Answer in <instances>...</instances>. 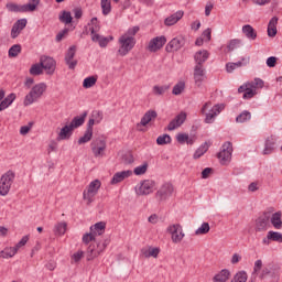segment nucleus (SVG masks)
Returning <instances> with one entry per match:
<instances>
[{
    "label": "nucleus",
    "mask_w": 282,
    "mask_h": 282,
    "mask_svg": "<svg viewBox=\"0 0 282 282\" xmlns=\"http://www.w3.org/2000/svg\"><path fill=\"white\" fill-rule=\"evenodd\" d=\"M84 243H89L90 241H95L91 243L86 251V259L87 261H93V259H96V257H99L101 252H105V249L107 246H109V240L98 241L96 240V235H94L91 231L89 234H85L83 236Z\"/></svg>",
    "instance_id": "nucleus-1"
},
{
    "label": "nucleus",
    "mask_w": 282,
    "mask_h": 282,
    "mask_svg": "<svg viewBox=\"0 0 282 282\" xmlns=\"http://www.w3.org/2000/svg\"><path fill=\"white\" fill-rule=\"evenodd\" d=\"M260 279H269V282H279L281 281V265L271 262L265 264L259 275Z\"/></svg>",
    "instance_id": "nucleus-2"
},
{
    "label": "nucleus",
    "mask_w": 282,
    "mask_h": 282,
    "mask_svg": "<svg viewBox=\"0 0 282 282\" xmlns=\"http://www.w3.org/2000/svg\"><path fill=\"white\" fill-rule=\"evenodd\" d=\"M47 90V84L46 83H40L32 87L31 91L25 96L23 105L24 107H29V105H33V102H36L43 94Z\"/></svg>",
    "instance_id": "nucleus-3"
},
{
    "label": "nucleus",
    "mask_w": 282,
    "mask_h": 282,
    "mask_svg": "<svg viewBox=\"0 0 282 282\" xmlns=\"http://www.w3.org/2000/svg\"><path fill=\"white\" fill-rule=\"evenodd\" d=\"M14 177L17 174L14 171L9 170L0 177V195L1 197H6L8 193H10V188H12V184H14Z\"/></svg>",
    "instance_id": "nucleus-4"
},
{
    "label": "nucleus",
    "mask_w": 282,
    "mask_h": 282,
    "mask_svg": "<svg viewBox=\"0 0 282 282\" xmlns=\"http://www.w3.org/2000/svg\"><path fill=\"white\" fill-rule=\"evenodd\" d=\"M100 186H101L100 180H95L90 182L87 189L84 191L83 199L87 202V206H90L93 204L94 197H96V195H98V191H100Z\"/></svg>",
    "instance_id": "nucleus-5"
},
{
    "label": "nucleus",
    "mask_w": 282,
    "mask_h": 282,
    "mask_svg": "<svg viewBox=\"0 0 282 282\" xmlns=\"http://www.w3.org/2000/svg\"><path fill=\"white\" fill-rule=\"evenodd\" d=\"M118 43L119 50L117 51V54H119V56H127V54H129V52L135 47V39H131L124 35L119 37Z\"/></svg>",
    "instance_id": "nucleus-6"
},
{
    "label": "nucleus",
    "mask_w": 282,
    "mask_h": 282,
    "mask_svg": "<svg viewBox=\"0 0 282 282\" xmlns=\"http://www.w3.org/2000/svg\"><path fill=\"white\" fill-rule=\"evenodd\" d=\"M223 166H226L232 160V143L227 141L223 144V150L217 154Z\"/></svg>",
    "instance_id": "nucleus-7"
},
{
    "label": "nucleus",
    "mask_w": 282,
    "mask_h": 282,
    "mask_svg": "<svg viewBox=\"0 0 282 282\" xmlns=\"http://www.w3.org/2000/svg\"><path fill=\"white\" fill-rule=\"evenodd\" d=\"M270 228V212H264L256 219V232H265Z\"/></svg>",
    "instance_id": "nucleus-8"
},
{
    "label": "nucleus",
    "mask_w": 282,
    "mask_h": 282,
    "mask_svg": "<svg viewBox=\"0 0 282 282\" xmlns=\"http://www.w3.org/2000/svg\"><path fill=\"white\" fill-rule=\"evenodd\" d=\"M155 189V181L145 180L135 187L137 195H151Z\"/></svg>",
    "instance_id": "nucleus-9"
},
{
    "label": "nucleus",
    "mask_w": 282,
    "mask_h": 282,
    "mask_svg": "<svg viewBox=\"0 0 282 282\" xmlns=\"http://www.w3.org/2000/svg\"><path fill=\"white\" fill-rule=\"evenodd\" d=\"M40 63L42 65V69H45L48 76H52L54 72H56V61L52 57L43 55L40 57Z\"/></svg>",
    "instance_id": "nucleus-10"
},
{
    "label": "nucleus",
    "mask_w": 282,
    "mask_h": 282,
    "mask_svg": "<svg viewBox=\"0 0 282 282\" xmlns=\"http://www.w3.org/2000/svg\"><path fill=\"white\" fill-rule=\"evenodd\" d=\"M167 232L172 235L173 243H182V239H184V231L180 224L172 225L167 228Z\"/></svg>",
    "instance_id": "nucleus-11"
},
{
    "label": "nucleus",
    "mask_w": 282,
    "mask_h": 282,
    "mask_svg": "<svg viewBox=\"0 0 282 282\" xmlns=\"http://www.w3.org/2000/svg\"><path fill=\"white\" fill-rule=\"evenodd\" d=\"M173 184L171 183H165L163 184L160 189L156 192V198L159 202H166L171 195H173Z\"/></svg>",
    "instance_id": "nucleus-12"
},
{
    "label": "nucleus",
    "mask_w": 282,
    "mask_h": 282,
    "mask_svg": "<svg viewBox=\"0 0 282 282\" xmlns=\"http://www.w3.org/2000/svg\"><path fill=\"white\" fill-rule=\"evenodd\" d=\"M166 45V36H156L149 42L148 50L149 52H158Z\"/></svg>",
    "instance_id": "nucleus-13"
},
{
    "label": "nucleus",
    "mask_w": 282,
    "mask_h": 282,
    "mask_svg": "<svg viewBox=\"0 0 282 282\" xmlns=\"http://www.w3.org/2000/svg\"><path fill=\"white\" fill-rule=\"evenodd\" d=\"M187 115L186 112H180L170 123L167 124V131H175V129H180V127L186 122Z\"/></svg>",
    "instance_id": "nucleus-14"
},
{
    "label": "nucleus",
    "mask_w": 282,
    "mask_h": 282,
    "mask_svg": "<svg viewBox=\"0 0 282 282\" xmlns=\"http://www.w3.org/2000/svg\"><path fill=\"white\" fill-rule=\"evenodd\" d=\"M74 56H76V45L70 46L65 55V63L70 69H76L78 65V61L74 59Z\"/></svg>",
    "instance_id": "nucleus-15"
},
{
    "label": "nucleus",
    "mask_w": 282,
    "mask_h": 282,
    "mask_svg": "<svg viewBox=\"0 0 282 282\" xmlns=\"http://www.w3.org/2000/svg\"><path fill=\"white\" fill-rule=\"evenodd\" d=\"M224 109V105H215L208 113H206L205 122L206 124H213L215 122V118L221 113Z\"/></svg>",
    "instance_id": "nucleus-16"
},
{
    "label": "nucleus",
    "mask_w": 282,
    "mask_h": 282,
    "mask_svg": "<svg viewBox=\"0 0 282 282\" xmlns=\"http://www.w3.org/2000/svg\"><path fill=\"white\" fill-rule=\"evenodd\" d=\"M26 25H28L26 19L18 20L11 29V39H17L19 36V34H21V32H23V30H25Z\"/></svg>",
    "instance_id": "nucleus-17"
},
{
    "label": "nucleus",
    "mask_w": 282,
    "mask_h": 282,
    "mask_svg": "<svg viewBox=\"0 0 282 282\" xmlns=\"http://www.w3.org/2000/svg\"><path fill=\"white\" fill-rule=\"evenodd\" d=\"M184 37H174L169 42V44L165 46V52H177V50H182L184 47Z\"/></svg>",
    "instance_id": "nucleus-18"
},
{
    "label": "nucleus",
    "mask_w": 282,
    "mask_h": 282,
    "mask_svg": "<svg viewBox=\"0 0 282 282\" xmlns=\"http://www.w3.org/2000/svg\"><path fill=\"white\" fill-rule=\"evenodd\" d=\"M131 175H133V171L131 170L117 172L113 174L110 181V184L112 185L120 184V182H124V180H127L128 177H131Z\"/></svg>",
    "instance_id": "nucleus-19"
},
{
    "label": "nucleus",
    "mask_w": 282,
    "mask_h": 282,
    "mask_svg": "<svg viewBox=\"0 0 282 282\" xmlns=\"http://www.w3.org/2000/svg\"><path fill=\"white\" fill-rule=\"evenodd\" d=\"M276 149V137L270 135L265 139L264 149L262 151L263 155H271Z\"/></svg>",
    "instance_id": "nucleus-20"
},
{
    "label": "nucleus",
    "mask_w": 282,
    "mask_h": 282,
    "mask_svg": "<svg viewBox=\"0 0 282 282\" xmlns=\"http://www.w3.org/2000/svg\"><path fill=\"white\" fill-rule=\"evenodd\" d=\"M206 78V72L204 70V65H196L194 68V80L197 87H202V83Z\"/></svg>",
    "instance_id": "nucleus-21"
},
{
    "label": "nucleus",
    "mask_w": 282,
    "mask_h": 282,
    "mask_svg": "<svg viewBox=\"0 0 282 282\" xmlns=\"http://www.w3.org/2000/svg\"><path fill=\"white\" fill-rule=\"evenodd\" d=\"M158 118V111L155 110H148L143 117L141 118L140 123L137 124V127H147L149 122H153Z\"/></svg>",
    "instance_id": "nucleus-22"
},
{
    "label": "nucleus",
    "mask_w": 282,
    "mask_h": 282,
    "mask_svg": "<svg viewBox=\"0 0 282 282\" xmlns=\"http://www.w3.org/2000/svg\"><path fill=\"white\" fill-rule=\"evenodd\" d=\"M102 118H104L102 111L94 110L90 115L87 127H89L90 129H94V124H100V122H102Z\"/></svg>",
    "instance_id": "nucleus-23"
},
{
    "label": "nucleus",
    "mask_w": 282,
    "mask_h": 282,
    "mask_svg": "<svg viewBox=\"0 0 282 282\" xmlns=\"http://www.w3.org/2000/svg\"><path fill=\"white\" fill-rule=\"evenodd\" d=\"M91 41L94 43H98L99 47H107V45H109V42L113 41V36L110 35L108 37H105L97 33L95 35H91Z\"/></svg>",
    "instance_id": "nucleus-24"
},
{
    "label": "nucleus",
    "mask_w": 282,
    "mask_h": 282,
    "mask_svg": "<svg viewBox=\"0 0 282 282\" xmlns=\"http://www.w3.org/2000/svg\"><path fill=\"white\" fill-rule=\"evenodd\" d=\"M86 118H87V111H84L80 115V117H78V116L74 117L68 126L74 131V129H78V127H83L85 124Z\"/></svg>",
    "instance_id": "nucleus-25"
},
{
    "label": "nucleus",
    "mask_w": 282,
    "mask_h": 282,
    "mask_svg": "<svg viewBox=\"0 0 282 282\" xmlns=\"http://www.w3.org/2000/svg\"><path fill=\"white\" fill-rule=\"evenodd\" d=\"M281 212H276L274 214H270V223L275 228V230L282 229V220H281Z\"/></svg>",
    "instance_id": "nucleus-26"
},
{
    "label": "nucleus",
    "mask_w": 282,
    "mask_h": 282,
    "mask_svg": "<svg viewBox=\"0 0 282 282\" xmlns=\"http://www.w3.org/2000/svg\"><path fill=\"white\" fill-rule=\"evenodd\" d=\"M182 17H184V11H177L172 15L167 17L164 21V24L167 26L175 25V23H177V21H180Z\"/></svg>",
    "instance_id": "nucleus-27"
},
{
    "label": "nucleus",
    "mask_w": 282,
    "mask_h": 282,
    "mask_svg": "<svg viewBox=\"0 0 282 282\" xmlns=\"http://www.w3.org/2000/svg\"><path fill=\"white\" fill-rule=\"evenodd\" d=\"M242 34H245V36L249 39V41L257 40V31L250 24H246L242 26Z\"/></svg>",
    "instance_id": "nucleus-28"
},
{
    "label": "nucleus",
    "mask_w": 282,
    "mask_h": 282,
    "mask_svg": "<svg viewBox=\"0 0 282 282\" xmlns=\"http://www.w3.org/2000/svg\"><path fill=\"white\" fill-rule=\"evenodd\" d=\"M279 23V18L278 17H273L268 24V36H270L271 39H274V36H276V25Z\"/></svg>",
    "instance_id": "nucleus-29"
},
{
    "label": "nucleus",
    "mask_w": 282,
    "mask_h": 282,
    "mask_svg": "<svg viewBox=\"0 0 282 282\" xmlns=\"http://www.w3.org/2000/svg\"><path fill=\"white\" fill-rule=\"evenodd\" d=\"M208 51L204 50V51H198L196 52L194 58L196 61V65H204V63H206V61H208Z\"/></svg>",
    "instance_id": "nucleus-30"
},
{
    "label": "nucleus",
    "mask_w": 282,
    "mask_h": 282,
    "mask_svg": "<svg viewBox=\"0 0 282 282\" xmlns=\"http://www.w3.org/2000/svg\"><path fill=\"white\" fill-rule=\"evenodd\" d=\"M105 228H107V224L100 221L90 227V232L95 235V237L96 235L100 236L105 234Z\"/></svg>",
    "instance_id": "nucleus-31"
},
{
    "label": "nucleus",
    "mask_w": 282,
    "mask_h": 282,
    "mask_svg": "<svg viewBox=\"0 0 282 282\" xmlns=\"http://www.w3.org/2000/svg\"><path fill=\"white\" fill-rule=\"evenodd\" d=\"M72 131H74L70 126H64L57 137V140H69V138L72 137Z\"/></svg>",
    "instance_id": "nucleus-32"
},
{
    "label": "nucleus",
    "mask_w": 282,
    "mask_h": 282,
    "mask_svg": "<svg viewBox=\"0 0 282 282\" xmlns=\"http://www.w3.org/2000/svg\"><path fill=\"white\" fill-rule=\"evenodd\" d=\"M94 138V128H89L87 126V129L83 137L78 139V144H87Z\"/></svg>",
    "instance_id": "nucleus-33"
},
{
    "label": "nucleus",
    "mask_w": 282,
    "mask_h": 282,
    "mask_svg": "<svg viewBox=\"0 0 282 282\" xmlns=\"http://www.w3.org/2000/svg\"><path fill=\"white\" fill-rule=\"evenodd\" d=\"M228 279H230V271L225 269L214 276V282H226Z\"/></svg>",
    "instance_id": "nucleus-34"
},
{
    "label": "nucleus",
    "mask_w": 282,
    "mask_h": 282,
    "mask_svg": "<svg viewBox=\"0 0 282 282\" xmlns=\"http://www.w3.org/2000/svg\"><path fill=\"white\" fill-rule=\"evenodd\" d=\"M17 252L19 251L15 247L7 248L0 252V259H12Z\"/></svg>",
    "instance_id": "nucleus-35"
},
{
    "label": "nucleus",
    "mask_w": 282,
    "mask_h": 282,
    "mask_svg": "<svg viewBox=\"0 0 282 282\" xmlns=\"http://www.w3.org/2000/svg\"><path fill=\"white\" fill-rule=\"evenodd\" d=\"M88 25L90 26V34L91 36H94L95 34H98V32H100V22L98 21V18H93L90 20V23H88Z\"/></svg>",
    "instance_id": "nucleus-36"
},
{
    "label": "nucleus",
    "mask_w": 282,
    "mask_h": 282,
    "mask_svg": "<svg viewBox=\"0 0 282 282\" xmlns=\"http://www.w3.org/2000/svg\"><path fill=\"white\" fill-rule=\"evenodd\" d=\"M7 10H9V12H28L25 4L19 6L12 2L7 3Z\"/></svg>",
    "instance_id": "nucleus-37"
},
{
    "label": "nucleus",
    "mask_w": 282,
    "mask_h": 282,
    "mask_svg": "<svg viewBox=\"0 0 282 282\" xmlns=\"http://www.w3.org/2000/svg\"><path fill=\"white\" fill-rule=\"evenodd\" d=\"M31 76H41L43 74V65L40 63L33 64L29 69Z\"/></svg>",
    "instance_id": "nucleus-38"
},
{
    "label": "nucleus",
    "mask_w": 282,
    "mask_h": 282,
    "mask_svg": "<svg viewBox=\"0 0 282 282\" xmlns=\"http://www.w3.org/2000/svg\"><path fill=\"white\" fill-rule=\"evenodd\" d=\"M98 83V77L97 76H89L84 79L83 82V87L84 89H90V87H94Z\"/></svg>",
    "instance_id": "nucleus-39"
},
{
    "label": "nucleus",
    "mask_w": 282,
    "mask_h": 282,
    "mask_svg": "<svg viewBox=\"0 0 282 282\" xmlns=\"http://www.w3.org/2000/svg\"><path fill=\"white\" fill-rule=\"evenodd\" d=\"M169 89H170V86L167 85H164V86L155 85L152 88V93L154 94V96H164V94H166Z\"/></svg>",
    "instance_id": "nucleus-40"
},
{
    "label": "nucleus",
    "mask_w": 282,
    "mask_h": 282,
    "mask_svg": "<svg viewBox=\"0 0 282 282\" xmlns=\"http://www.w3.org/2000/svg\"><path fill=\"white\" fill-rule=\"evenodd\" d=\"M67 232V223H57L54 227V234L63 236Z\"/></svg>",
    "instance_id": "nucleus-41"
},
{
    "label": "nucleus",
    "mask_w": 282,
    "mask_h": 282,
    "mask_svg": "<svg viewBox=\"0 0 282 282\" xmlns=\"http://www.w3.org/2000/svg\"><path fill=\"white\" fill-rule=\"evenodd\" d=\"M90 148L95 149H107V141L102 138H97L90 143Z\"/></svg>",
    "instance_id": "nucleus-42"
},
{
    "label": "nucleus",
    "mask_w": 282,
    "mask_h": 282,
    "mask_svg": "<svg viewBox=\"0 0 282 282\" xmlns=\"http://www.w3.org/2000/svg\"><path fill=\"white\" fill-rule=\"evenodd\" d=\"M74 18H72V12L69 11H63L59 15L61 23H65L66 25H69L72 23Z\"/></svg>",
    "instance_id": "nucleus-43"
},
{
    "label": "nucleus",
    "mask_w": 282,
    "mask_h": 282,
    "mask_svg": "<svg viewBox=\"0 0 282 282\" xmlns=\"http://www.w3.org/2000/svg\"><path fill=\"white\" fill-rule=\"evenodd\" d=\"M101 10L104 17L111 13V0H101Z\"/></svg>",
    "instance_id": "nucleus-44"
},
{
    "label": "nucleus",
    "mask_w": 282,
    "mask_h": 282,
    "mask_svg": "<svg viewBox=\"0 0 282 282\" xmlns=\"http://www.w3.org/2000/svg\"><path fill=\"white\" fill-rule=\"evenodd\" d=\"M250 118H252V115L250 113V111L245 110V111H242V112L236 118V122H239V123L248 122V120H250Z\"/></svg>",
    "instance_id": "nucleus-45"
},
{
    "label": "nucleus",
    "mask_w": 282,
    "mask_h": 282,
    "mask_svg": "<svg viewBox=\"0 0 282 282\" xmlns=\"http://www.w3.org/2000/svg\"><path fill=\"white\" fill-rule=\"evenodd\" d=\"M206 151H208V143H205L203 145H200L194 153L193 158L194 160H199V158H202V155H204V153H206Z\"/></svg>",
    "instance_id": "nucleus-46"
},
{
    "label": "nucleus",
    "mask_w": 282,
    "mask_h": 282,
    "mask_svg": "<svg viewBox=\"0 0 282 282\" xmlns=\"http://www.w3.org/2000/svg\"><path fill=\"white\" fill-rule=\"evenodd\" d=\"M184 89H186V84L184 82H178L172 90V94L174 96H180L182 94V91H184Z\"/></svg>",
    "instance_id": "nucleus-47"
},
{
    "label": "nucleus",
    "mask_w": 282,
    "mask_h": 282,
    "mask_svg": "<svg viewBox=\"0 0 282 282\" xmlns=\"http://www.w3.org/2000/svg\"><path fill=\"white\" fill-rule=\"evenodd\" d=\"M239 67H243V62H236V63L229 62L226 64V69L228 74H232V72H235V69Z\"/></svg>",
    "instance_id": "nucleus-48"
},
{
    "label": "nucleus",
    "mask_w": 282,
    "mask_h": 282,
    "mask_svg": "<svg viewBox=\"0 0 282 282\" xmlns=\"http://www.w3.org/2000/svg\"><path fill=\"white\" fill-rule=\"evenodd\" d=\"M172 139L171 135L169 134H163L158 137L156 139V144H159V147H163L164 144H171Z\"/></svg>",
    "instance_id": "nucleus-49"
},
{
    "label": "nucleus",
    "mask_w": 282,
    "mask_h": 282,
    "mask_svg": "<svg viewBox=\"0 0 282 282\" xmlns=\"http://www.w3.org/2000/svg\"><path fill=\"white\" fill-rule=\"evenodd\" d=\"M241 40H239V39H234V40H231L229 43H228V45H227V50H228V52H235V50H237L238 47H240V45H241Z\"/></svg>",
    "instance_id": "nucleus-50"
},
{
    "label": "nucleus",
    "mask_w": 282,
    "mask_h": 282,
    "mask_svg": "<svg viewBox=\"0 0 282 282\" xmlns=\"http://www.w3.org/2000/svg\"><path fill=\"white\" fill-rule=\"evenodd\" d=\"M21 54V44H14L13 46L10 47L9 50V56L11 58H17Z\"/></svg>",
    "instance_id": "nucleus-51"
},
{
    "label": "nucleus",
    "mask_w": 282,
    "mask_h": 282,
    "mask_svg": "<svg viewBox=\"0 0 282 282\" xmlns=\"http://www.w3.org/2000/svg\"><path fill=\"white\" fill-rule=\"evenodd\" d=\"M210 232V225L203 223L202 226L195 231V235H208Z\"/></svg>",
    "instance_id": "nucleus-52"
},
{
    "label": "nucleus",
    "mask_w": 282,
    "mask_h": 282,
    "mask_svg": "<svg viewBox=\"0 0 282 282\" xmlns=\"http://www.w3.org/2000/svg\"><path fill=\"white\" fill-rule=\"evenodd\" d=\"M269 239H271V241H276L278 243H282V234L279 231H269Z\"/></svg>",
    "instance_id": "nucleus-53"
},
{
    "label": "nucleus",
    "mask_w": 282,
    "mask_h": 282,
    "mask_svg": "<svg viewBox=\"0 0 282 282\" xmlns=\"http://www.w3.org/2000/svg\"><path fill=\"white\" fill-rule=\"evenodd\" d=\"M140 32V26H132L128 29V31L122 34V36H127L128 39H135V34Z\"/></svg>",
    "instance_id": "nucleus-54"
},
{
    "label": "nucleus",
    "mask_w": 282,
    "mask_h": 282,
    "mask_svg": "<svg viewBox=\"0 0 282 282\" xmlns=\"http://www.w3.org/2000/svg\"><path fill=\"white\" fill-rule=\"evenodd\" d=\"M148 170H149V163H144L142 165L137 166L133 173L134 175H144V173H147Z\"/></svg>",
    "instance_id": "nucleus-55"
},
{
    "label": "nucleus",
    "mask_w": 282,
    "mask_h": 282,
    "mask_svg": "<svg viewBox=\"0 0 282 282\" xmlns=\"http://www.w3.org/2000/svg\"><path fill=\"white\" fill-rule=\"evenodd\" d=\"M263 79L261 78H256L253 82L249 83V87L253 89H263Z\"/></svg>",
    "instance_id": "nucleus-56"
},
{
    "label": "nucleus",
    "mask_w": 282,
    "mask_h": 282,
    "mask_svg": "<svg viewBox=\"0 0 282 282\" xmlns=\"http://www.w3.org/2000/svg\"><path fill=\"white\" fill-rule=\"evenodd\" d=\"M234 280L235 282H246L248 281V273H246V271H240L235 275Z\"/></svg>",
    "instance_id": "nucleus-57"
},
{
    "label": "nucleus",
    "mask_w": 282,
    "mask_h": 282,
    "mask_svg": "<svg viewBox=\"0 0 282 282\" xmlns=\"http://www.w3.org/2000/svg\"><path fill=\"white\" fill-rule=\"evenodd\" d=\"M33 3L24 4L26 8V12H34L36 10V7L41 3V0H30Z\"/></svg>",
    "instance_id": "nucleus-58"
},
{
    "label": "nucleus",
    "mask_w": 282,
    "mask_h": 282,
    "mask_svg": "<svg viewBox=\"0 0 282 282\" xmlns=\"http://www.w3.org/2000/svg\"><path fill=\"white\" fill-rule=\"evenodd\" d=\"M95 158H102L107 148H90Z\"/></svg>",
    "instance_id": "nucleus-59"
},
{
    "label": "nucleus",
    "mask_w": 282,
    "mask_h": 282,
    "mask_svg": "<svg viewBox=\"0 0 282 282\" xmlns=\"http://www.w3.org/2000/svg\"><path fill=\"white\" fill-rule=\"evenodd\" d=\"M257 96V89L249 87L246 93L243 94V98H254Z\"/></svg>",
    "instance_id": "nucleus-60"
},
{
    "label": "nucleus",
    "mask_w": 282,
    "mask_h": 282,
    "mask_svg": "<svg viewBox=\"0 0 282 282\" xmlns=\"http://www.w3.org/2000/svg\"><path fill=\"white\" fill-rule=\"evenodd\" d=\"M122 162H123V164H133V162H134L133 154H131V153L123 154Z\"/></svg>",
    "instance_id": "nucleus-61"
},
{
    "label": "nucleus",
    "mask_w": 282,
    "mask_h": 282,
    "mask_svg": "<svg viewBox=\"0 0 282 282\" xmlns=\"http://www.w3.org/2000/svg\"><path fill=\"white\" fill-rule=\"evenodd\" d=\"M32 129V123H29L28 126H22L20 128V134L21 135H28Z\"/></svg>",
    "instance_id": "nucleus-62"
},
{
    "label": "nucleus",
    "mask_w": 282,
    "mask_h": 282,
    "mask_svg": "<svg viewBox=\"0 0 282 282\" xmlns=\"http://www.w3.org/2000/svg\"><path fill=\"white\" fill-rule=\"evenodd\" d=\"M176 140L180 144H184V142H186V140H188V134L186 133H178L176 135Z\"/></svg>",
    "instance_id": "nucleus-63"
},
{
    "label": "nucleus",
    "mask_w": 282,
    "mask_h": 282,
    "mask_svg": "<svg viewBox=\"0 0 282 282\" xmlns=\"http://www.w3.org/2000/svg\"><path fill=\"white\" fill-rule=\"evenodd\" d=\"M267 65L268 67H276V57L275 56L268 57Z\"/></svg>",
    "instance_id": "nucleus-64"
}]
</instances>
